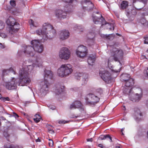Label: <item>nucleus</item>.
Segmentation results:
<instances>
[{"mask_svg": "<svg viewBox=\"0 0 148 148\" xmlns=\"http://www.w3.org/2000/svg\"><path fill=\"white\" fill-rule=\"evenodd\" d=\"M136 1H138L140 2L143 3L144 5L147 3V0H133V3H135Z\"/></svg>", "mask_w": 148, "mask_h": 148, "instance_id": "41", "label": "nucleus"}, {"mask_svg": "<svg viewBox=\"0 0 148 148\" xmlns=\"http://www.w3.org/2000/svg\"><path fill=\"white\" fill-rule=\"evenodd\" d=\"M10 113H13V114H10V117L14 116L15 119L18 117V115L15 113L13 112V110L11 108H10Z\"/></svg>", "mask_w": 148, "mask_h": 148, "instance_id": "38", "label": "nucleus"}, {"mask_svg": "<svg viewBox=\"0 0 148 148\" xmlns=\"http://www.w3.org/2000/svg\"><path fill=\"white\" fill-rule=\"evenodd\" d=\"M64 90V86H59L56 87L54 92L56 95H59L61 94Z\"/></svg>", "mask_w": 148, "mask_h": 148, "instance_id": "17", "label": "nucleus"}, {"mask_svg": "<svg viewBox=\"0 0 148 148\" xmlns=\"http://www.w3.org/2000/svg\"><path fill=\"white\" fill-rule=\"evenodd\" d=\"M69 36V31L67 30H64L60 32L59 37L60 40H63L68 39Z\"/></svg>", "mask_w": 148, "mask_h": 148, "instance_id": "15", "label": "nucleus"}, {"mask_svg": "<svg viewBox=\"0 0 148 148\" xmlns=\"http://www.w3.org/2000/svg\"><path fill=\"white\" fill-rule=\"evenodd\" d=\"M70 109H74L77 108L76 107L75 105L73 102L70 106Z\"/></svg>", "mask_w": 148, "mask_h": 148, "instance_id": "43", "label": "nucleus"}, {"mask_svg": "<svg viewBox=\"0 0 148 148\" xmlns=\"http://www.w3.org/2000/svg\"><path fill=\"white\" fill-rule=\"evenodd\" d=\"M132 89V88H130L127 87H126V86H125L123 89V92L125 94H129L130 96L131 94Z\"/></svg>", "mask_w": 148, "mask_h": 148, "instance_id": "27", "label": "nucleus"}, {"mask_svg": "<svg viewBox=\"0 0 148 148\" xmlns=\"http://www.w3.org/2000/svg\"><path fill=\"white\" fill-rule=\"evenodd\" d=\"M121 78L122 79V80L125 81L131 78H130V76L129 74H122L121 76Z\"/></svg>", "mask_w": 148, "mask_h": 148, "instance_id": "30", "label": "nucleus"}, {"mask_svg": "<svg viewBox=\"0 0 148 148\" xmlns=\"http://www.w3.org/2000/svg\"><path fill=\"white\" fill-rule=\"evenodd\" d=\"M79 116H75L74 114H72L70 116V117L71 118H76Z\"/></svg>", "mask_w": 148, "mask_h": 148, "instance_id": "58", "label": "nucleus"}, {"mask_svg": "<svg viewBox=\"0 0 148 148\" xmlns=\"http://www.w3.org/2000/svg\"><path fill=\"white\" fill-rule=\"evenodd\" d=\"M31 44L33 45L35 53L36 51L41 53L43 51L44 49L43 45L38 40H32L31 42Z\"/></svg>", "mask_w": 148, "mask_h": 148, "instance_id": "11", "label": "nucleus"}, {"mask_svg": "<svg viewBox=\"0 0 148 148\" xmlns=\"http://www.w3.org/2000/svg\"><path fill=\"white\" fill-rule=\"evenodd\" d=\"M87 48L83 45L78 46L76 51V53L77 56L81 58L85 57L88 53Z\"/></svg>", "mask_w": 148, "mask_h": 148, "instance_id": "9", "label": "nucleus"}, {"mask_svg": "<svg viewBox=\"0 0 148 148\" xmlns=\"http://www.w3.org/2000/svg\"><path fill=\"white\" fill-rule=\"evenodd\" d=\"M49 132L50 133H51V134H54V132L53 131V130H51V129L49 130Z\"/></svg>", "mask_w": 148, "mask_h": 148, "instance_id": "63", "label": "nucleus"}, {"mask_svg": "<svg viewBox=\"0 0 148 148\" xmlns=\"http://www.w3.org/2000/svg\"><path fill=\"white\" fill-rule=\"evenodd\" d=\"M19 85L23 86L29 84L30 80L28 77L27 72H24V70H20L19 71Z\"/></svg>", "mask_w": 148, "mask_h": 148, "instance_id": "6", "label": "nucleus"}, {"mask_svg": "<svg viewBox=\"0 0 148 148\" xmlns=\"http://www.w3.org/2000/svg\"><path fill=\"white\" fill-rule=\"evenodd\" d=\"M40 94L42 97L45 96L49 92V83L47 80L41 82L40 85Z\"/></svg>", "mask_w": 148, "mask_h": 148, "instance_id": "7", "label": "nucleus"}, {"mask_svg": "<svg viewBox=\"0 0 148 148\" xmlns=\"http://www.w3.org/2000/svg\"><path fill=\"white\" fill-rule=\"evenodd\" d=\"M0 36L2 38H5L7 37V35L4 33H0Z\"/></svg>", "mask_w": 148, "mask_h": 148, "instance_id": "48", "label": "nucleus"}, {"mask_svg": "<svg viewBox=\"0 0 148 148\" xmlns=\"http://www.w3.org/2000/svg\"><path fill=\"white\" fill-rule=\"evenodd\" d=\"M99 15H100V17H99L98 16H95L94 14H93V15H92V18H97V19L104 18H103V17L102 15L101 14H100Z\"/></svg>", "mask_w": 148, "mask_h": 148, "instance_id": "42", "label": "nucleus"}, {"mask_svg": "<svg viewBox=\"0 0 148 148\" xmlns=\"http://www.w3.org/2000/svg\"><path fill=\"white\" fill-rule=\"evenodd\" d=\"M73 70V66L71 64H62L58 69L57 74L60 77H66L71 75Z\"/></svg>", "mask_w": 148, "mask_h": 148, "instance_id": "3", "label": "nucleus"}, {"mask_svg": "<svg viewBox=\"0 0 148 148\" xmlns=\"http://www.w3.org/2000/svg\"><path fill=\"white\" fill-rule=\"evenodd\" d=\"M20 25L16 22H10V34H13L17 32L20 28Z\"/></svg>", "mask_w": 148, "mask_h": 148, "instance_id": "13", "label": "nucleus"}, {"mask_svg": "<svg viewBox=\"0 0 148 148\" xmlns=\"http://www.w3.org/2000/svg\"><path fill=\"white\" fill-rule=\"evenodd\" d=\"M98 147H100L101 148H104V147L103 146V145L102 144H99L98 145Z\"/></svg>", "mask_w": 148, "mask_h": 148, "instance_id": "62", "label": "nucleus"}, {"mask_svg": "<svg viewBox=\"0 0 148 148\" xmlns=\"http://www.w3.org/2000/svg\"><path fill=\"white\" fill-rule=\"evenodd\" d=\"M48 107L50 109H51L52 110H54L55 109V106H52L51 105H49L48 106Z\"/></svg>", "mask_w": 148, "mask_h": 148, "instance_id": "52", "label": "nucleus"}, {"mask_svg": "<svg viewBox=\"0 0 148 148\" xmlns=\"http://www.w3.org/2000/svg\"><path fill=\"white\" fill-rule=\"evenodd\" d=\"M24 53L27 56H33L35 54V52L33 47L29 45L27 46L24 51Z\"/></svg>", "mask_w": 148, "mask_h": 148, "instance_id": "16", "label": "nucleus"}, {"mask_svg": "<svg viewBox=\"0 0 148 148\" xmlns=\"http://www.w3.org/2000/svg\"><path fill=\"white\" fill-rule=\"evenodd\" d=\"M144 73L145 75L148 77V67L146 68L144 71Z\"/></svg>", "mask_w": 148, "mask_h": 148, "instance_id": "47", "label": "nucleus"}, {"mask_svg": "<svg viewBox=\"0 0 148 148\" xmlns=\"http://www.w3.org/2000/svg\"><path fill=\"white\" fill-rule=\"evenodd\" d=\"M1 118L3 120H4L5 122L6 123H8V124L9 123V122L7 120H6L3 117H1Z\"/></svg>", "mask_w": 148, "mask_h": 148, "instance_id": "59", "label": "nucleus"}, {"mask_svg": "<svg viewBox=\"0 0 148 148\" xmlns=\"http://www.w3.org/2000/svg\"><path fill=\"white\" fill-rule=\"evenodd\" d=\"M73 103L77 108H82V103L80 101H74Z\"/></svg>", "mask_w": 148, "mask_h": 148, "instance_id": "33", "label": "nucleus"}, {"mask_svg": "<svg viewBox=\"0 0 148 148\" xmlns=\"http://www.w3.org/2000/svg\"><path fill=\"white\" fill-rule=\"evenodd\" d=\"M99 20H101V21H103V23H102V24L103 25H106V24H108V25L107 26V28L110 30H111L112 29V28L113 30H114V24L113 23H107L105 20V19H99Z\"/></svg>", "mask_w": 148, "mask_h": 148, "instance_id": "22", "label": "nucleus"}, {"mask_svg": "<svg viewBox=\"0 0 148 148\" xmlns=\"http://www.w3.org/2000/svg\"><path fill=\"white\" fill-rule=\"evenodd\" d=\"M3 129V136L7 139V140L9 141V127L8 126H5L4 127Z\"/></svg>", "mask_w": 148, "mask_h": 148, "instance_id": "20", "label": "nucleus"}, {"mask_svg": "<svg viewBox=\"0 0 148 148\" xmlns=\"http://www.w3.org/2000/svg\"><path fill=\"white\" fill-rule=\"evenodd\" d=\"M74 29L79 32H82L84 30V28L81 25H75V26Z\"/></svg>", "mask_w": 148, "mask_h": 148, "instance_id": "31", "label": "nucleus"}, {"mask_svg": "<svg viewBox=\"0 0 148 148\" xmlns=\"http://www.w3.org/2000/svg\"><path fill=\"white\" fill-rule=\"evenodd\" d=\"M74 0H62L64 2H66L67 5L62 10V8L56 9L55 12V14L56 17L58 18H65L66 17V12L69 10L67 8H68L69 3L73 2Z\"/></svg>", "mask_w": 148, "mask_h": 148, "instance_id": "4", "label": "nucleus"}, {"mask_svg": "<svg viewBox=\"0 0 148 148\" xmlns=\"http://www.w3.org/2000/svg\"><path fill=\"white\" fill-rule=\"evenodd\" d=\"M9 73V69H4L2 70V74L3 76L8 75Z\"/></svg>", "mask_w": 148, "mask_h": 148, "instance_id": "39", "label": "nucleus"}, {"mask_svg": "<svg viewBox=\"0 0 148 148\" xmlns=\"http://www.w3.org/2000/svg\"><path fill=\"white\" fill-rule=\"evenodd\" d=\"M10 73H12L13 74H15V71H14V69L12 68H10Z\"/></svg>", "mask_w": 148, "mask_h": 148, "instance_id": "54", "label": "nucleus"}, {"mask_svg": "<svg viewBox=\"0 0 148 148\" xmlns=\"http://www.w3.org/2000/svg\"><path fill=\"white\" fill-rule=\"evenodd\" d=\"M44 80H47L46 78L51 79L53 76V74L51 71H50L45 70L44 71Z\"/></svg>", "mask_w": 148, "mask_h": 148, "instance_id": "19", "label": "nucleus"}, {"mask_svg": "<svg viewBox=\"0 0 148 148\" xmlns=\"http://www.w3.org/2000/svg\"><path fill=\"white\" fill-rule=\"evenodd\" d=\"M35 66V64H34L32 65H28L26 67V66H25V67L24 68H23L21 70H23L24 72H27V73L28 74L27 71H28V72L31 71L33 70Z\"/></svg>", "mask_w": 148, "mask_h": 148, "instance_id": "21", "label": "nucleus"}, {"mask_svg": "<svg viewBox=\"0 0 148 148\" xmlns=\"http://www.w3.org/2000/svg\"><path fill=\"white\" fill-rule=\"evenodd\" d=\"M49 146L51 147H53V141L51 139H49Z\"/></svg>", "mask_w": 148, "mask_h": 148, "instance_id": "46", "label": "nucleus"}, {"mask_svg": "<svg viewBox=\"0 0 148 148\" xmlns=\"http://www.w3.org/2000/svg\"><path fill=\"white\" fill-rule=\"evenodd\" d=\"M4 27V23L2 22L0 23V29H3Z\"/></svg>", "mask_w": 148, "mask_h": 148, "instance_id": "56", "label": "nucleus"}, {"mask_svg": "<svg viewBox=\"0 0 148 148\" xmlns=\"http://www.w3.org/2000/svg\"><path fill=\"white\" fill-rule=\"evenodd\" d=\"M93 21L94 23L95 24H100V21L98 20V19H93Z\"/></svg>", "mask_w": 148, "mask_h": 148, "instance_id": "49", "label": "nucleus"}, {"mask_svg": "<svg viewBox=\"0 0 148 148\" xmlns=\"http://www.w3.org/2000/svg\"><path fill=\"white\" fill-rule=\"evenodd\" d=\"M145 12L143 13L144 16H147L148 15V8L145 9Z\"/></svg>", "mask_w": 148, "mask_h": 148, "instance_id": "50", "label": "nucleus"}, {"mask_svg": "<svg viewBox=\"0 0 148 148\" xmlns=\"http://www.w3.org/2000/svg\"><path fill=\"white\" fill-rule=\"evenodd\" d=\"M82 5L83 7L86 8L87 5L89 6V7L92 8L93 6V4L89 0H84V2L82 3Z\"/></svg>", "mask_w": 148, "mask_h": 148, "instance_id": "25", "label": "nucleus"}, {"mask_svg": "<svg viewBox=\"0 0 148 148\" xmlns=\"http://www.w3.org/2000/svg\"><path fill=\"white\" fill-rule=\"evenodd\" d=\"M19 147L16 144L10 145V148H19Z\"/></svg>", "mask_w": 148, "mask_h": 148, "instance_id": "44", "label": "nucleus"}, {"mask_svg": "<svg viewBox=\"0 0 148 148\" xmlns=\"http://www.w3.org/2000/svg\"><path fill=\"white\" fill-rule=\"evenodd\" d=\"M5 47L4 45L2 43H0V48L3 49Z\"/></svg>", "mask_w": 148, "mask_h": 148, "instance_id": "60", "label": "nucleus"}, {"mask_svg": "<svg viewBox=\"0 0 148 148\" xmlns=\"http://www.w3.org/2000/svg\"><path fill=\"white\" fill-rule=\"evenodd\" d=\"M2 100L5 101H9V99L8 97H2L1 99Z\"/></svg>", "mask_w": 148, "mask_h": 148, "instance_id": "57", "label": "nucleus"}, {"mask_svg": "<svg viewBox=\"0 0 148 148\" xmlns=\"http://www.w3.org/2000/svg\"><path fill=\"white\" fill-rule=\"evenodd\" d=\"M82 76L83 78V81L84 83L82 84V85H84L86 84L87 82V79L88 78V75L86 74H83L82 73L77 72L74 74V77L76 79H79L80 77Z\"/></svg>", "mask_w": 148, "mask_h": 148, "instance_id": "14", "label": "nucleus"}, {"mask_svg": "<svg viewBox=\"0 0 148 148\" xmlns=\"http://www.w3.org/2000/svg\"><path fill=\"white\" fill-rule=\"evenodd\" d=\"M135 90L137 93L135 94H131L130 97L132 101L136 102L138 101L141 99L143 93L142 90L140 88L136 89Z\"/></svg>", "mask_w": 148, "mask_h": 148, "instance_id": "12", "label": "nucleus"}, {"mask_svg": "<svg viewBox=\"0 0 148 148\" xmlns=\"http://www.w3.org/2000/svg\"><path fill=\"white\" fill-rule=\"evenodd\" d=\"M18 10H15L13 11V14L16 15H18Z\"/></svg>", "mask_w": 148, "mask_h": 148, "instance_id": "55", "label": "nucleus"}, {"mask_svg": "<svg viewBox=\"0 0 148 148\" xmlns=\"http://www.w3.org/2000/svg\"><path fill=\"white\" fill-rule=\"evenodd\" d=\"M140 22L144 26L148 27V21L146 20V19H141Z\"/></svg>", "mask_w": 148, "mask_h": 148, "instance_id": "36", "label": "nucleus"}, {"mask_svg": "<svg viewBox=\"0 0 148 148\" xmlns=\"http://www.w3.org/2000/svg\"><path fill=\"white\" fill-rule=\"evenodd\" d=\"M99 74L101 78L106 82L108 83L111 82V74L103 68H101Z\"/></svg>", "mask_w": 148, "mask_h": 148, "instance_id": "10", "label": "nucleus"}, {"mask_svg": "<svg viewBox=\"0 0 148 148\" xmlns=\"http://www.w3.org/2000/svg\"><path fill=\"white\" fill-rule=\"evenodd\" d=\"M136 14V10L133 8L126 12V15L128 18L133 17V16L135 15Z\"/></svg>", "mask_w": 148, "mask_h": 148, "instance_id": "18", "label": "nucleus"}, {"mask_svg": "<svg viewBox=\"0 0 148 148\" xmlns=\"http://www.w3.org/2000/svg\"><path fill=\"white\" fill-rule=\"evenodd\" d=\"M125 82V86L130 88L131 86H133L134 84V79L132 78H130Z\"/></svg>", "mask_w": 148, "mask_h": 148, "instance_id": "24", "label": "nucleus"}, {"mask_svg": "<svg viewBox=\"0 0 148 148\" xmlns=\"http://www.w3.org/2000/svg\"><path fill=\"white\" fill-rule=\"evenodd\" d=\"M5 86L7 88H8V89H9V85L8 84V83H5Z\"/></svg>", "mask_w": 148, "mask_h": 148, "instance_id": "64", "label": "nucleus"}, {"mask_svg": "<svg viewBox=\"0 0 148 148\" xmlns=\"http://www.w3.org/2000/svg\"><path fill=\"white\" fill-rule=\"evenodd\" d=\"M123 55V52L122 50L117 48H113L112 49V56H110L107 60H106V63L108 64V68L111 69L112 71L118 73L120 71V68L118 70H114L113 68V66L111 63L113 60L116 62H118L121 64L120 61L122 60Z\"/></svg>", "mask_w": 148, "mask_h": 148, "instance_id": "2", "label": "nucleus"}, {"mask_svg": "<svg viewBox=\"0 0 148 148\" xmlns=\"http://www.w3.org/2000/svg\"><path fill=\"white\" fill-rule=\"evenodd\" d=\"M107 138H109L110 142H112V138L109 135H101L100 136L99 138V139L101 140H105Z\"/></svg>", "mask_w": 148, "mask_h": 148, "instance_id": "29", "label": "nucleus"}, {"mask_svg": "<svg viewBox=\"0 0 148 148\" xmlns=\"http://www.w3.org/2000/svg\"><path fill=\"white\" fill-rule=\"evenodd\" d=\"M92 38H90V39H89V40H88V42H93V41H94V39L93 38L94 37V32L93 33H92Z\"/></svg>", "mask_w": 148, "mask_h": 148, "instance_id": "53", "label": "nucleus"}, {"mask_svg": "<svg viewBox=\"0 0 148 148\" xmlns=\"http://www.w3.org/2000/svg\"><path fill=\"white\" fill-rule=\"evenodd\" d=\"M102 93V90L99 89L97 90L96 92L94 93L88 94L87 95L89 97L87 100V102L90 104L95 105L99 101L100 95Z\"/></svg>", "mask_w": 148, "mask_h": 148, "instance_id": "5", "label": "nucleus"}, {"mask_svg": "<svg viewBox=\"0 0 148 148\" xmlns=\"http://www.w3.org/2000/svg\"><path fill=\"white\" fill-rule=\"evenodd\" d=\"M96 59L95 55H90L88 57V62L89 65H93Z\"/></svg>", "mask_w": 148, "mask_h": 148, "instance_id": "23", "label": "nucleus"}, {"mask_svg": "<svg viewBox=\"0 0 148 148\" xmlns=\"http://www.w3.org/2000/svg\"><path fill=\"white\" fill-rule=\"evenodd\" d=\"M134 114L135 116H142L141 113L138 108H136L134 109Z\"/></svg>", "mask_w": 148, "mask_h": 148, "instance_id": "32", "label": "nucleus"}, {"mask_svg": "<svg viewBox=\"0 0 148 148\" xmlns=\"http://www.w3.org/2000/svg\"><path fill=\"white\" fill-rule=\"evenodd\" d=\"M144 39H145L144 41V43L148 44V37H144Z\"/></svg>", "mask_w": 148, "mask_h": 148, "instance_id": "51", "label": "nucleus"}, {"mask_svg": "<svg viewBox=\"0 0 148 148\" xmlns=\"http://www.w3.org/2000/svg\"><path fill=\"white\" fill-rule=\"evenodd\" d=\"M16 0H10V4L13 7L15 6L16 5Z\"/></svg>", "mask_w": 148, "mask_h": 148, "instance_id": "40", "label": "nucleus"}, {"mask_svg": "<svg viewBox=\"0 0 148 148\" xmlns=\"http://www.w3.org/2000/svg\"><path fill=\"white\" fill-rule=\"evenodd\" d=\"M16 84V82H15L14 80V81L12 80L10 82V87L11 86L10 89H13L15 88Z\"/></svg>", "mask_w": 148, "mask_h": 148, "instance_id": "34", "label": "nucleus"}, {"mask_svg": "<svg viewBox=\"0 0 148 148\" xmlns=\"http://www.w3.org/2000/svg\"><path fill=\"white\" fill-rule=\"evenodd\" d=\"M71 52L67 47H64L61 48L59 53V56L62 59L67 60L71 56Z\"/></svg>", "mask_w": 148, "mask_h": 148, "instance_id": "8", "label": "nucleus"}, {"mask_svg": "<svg viewBox=\"0 0 148 148\" xmlns=\"http://www.w3.org/2000/svg\"><path fill=\"white\" fill-rule=\"evenodd\" d=\"M42 30L38 29L36 31V34L40 36L42 38V41L47 40L49 36L51 37H54L56 34V30L53 26L48 23H44L42 27Z\"/></svg>", "mask_w": 148, "mask_h": 148, "instance_id": "1", "label": "nucleus"}, {"mask_svg": "<svg viewBox=\"0 0 148 148\" xmlns=\"http://www.w3.org/2000/svg\"><path fill=\"white\" fill-rule=\"evenodd\" d=\"M42 62V60L40 58H37L36 59L35 64L37 66H39L41 65Z\"/></svg>", "mask_w": 148, "mask_h": 148, "instance_id": "37", "label": "nucleus"}, {"mask_svg": "<svg viewBox=\"0 0 148 148\" xmlns=\"http://www.w3.org/2000/svg\"><path fill=\"white\" fill-rule=\"evenodd\" d=\"M68 122V121H66L65 120H59L58 121V123L60 124H65V123H67Z\"/></svg>", "mask_w": 148, "mask_h": 148, "instance_id": "45", "label": "nucleus"}, {"mask_svg": "<svg viewBox=\"0 0 148 148\" xmlns=\"http://www.w3.org/2000/svg\"><path fill=\"white\" fill-rule=\"evenodd\" d=\"M87 140L88 142H92V138H88L87 139Z\"/></svg>", "mask_w": 148, "mask_h": 148, "instance_id": "61", "label": "nucleus"}, {"mask_svg": "<svg viewBox=\"0 0 148 148\" xmlns=\"http://www.w3.org/2000/svg\"><path fill=\"white\" fill-rule=\"evenodd\" d=\"M128 6V2L125 1H123L121 3L119 6L121 10L126 9Z\"/></svg>", "mask_w": 148, "mask_h": 148, "instance_id": "26", "label": "nucleus"}, {"mask_svg": "<svg viewBox=\"0 0 148 148\" xmlns=\"http://www.w3.org/2000/svg\"><path fill=\"white\" fill-rule=\"evenodd\" d=\"M41 119V117L39 115L36 114L34 116V118H33L34 121L36 123L39 122Z\"/></svg>", "mask_w": 148, "mask_h": 148, "instance_id": "35", "label": "nucleus"}, {"mask_svg": "<svg viewBox=\"0 0 148 148\" xmlns=\"http://www.w3.org/2000/svg\"><path fill=\"white\" fill-rule=\"evenodd\" d=\"M29 23L31 27H37L38 26V23L35 20H33L32 19H30Z\"/></svg>", "mask_w": 148, "mask_h": 148, "instance_id": "28", "label": "nucleus"}]
</instances>
